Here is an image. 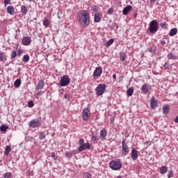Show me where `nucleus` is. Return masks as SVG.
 Listing matches in <instances>:
<instances>
[{
  "instance_id": "obj_1",
  "label": "nucleus",
  "mask_w": 178,
  "mask_h": 178,
  "mask_svg": "<svg viewBox=\"0 0 178 178\" xmlns=\"http://www.w3.org/2000/svg\"><path fill=\"white\" fill-rule=\"evenodd\" d=\"M79 22L81 26H87L90 24V13L86 10H82L79 14Z\"/></svg>"
},
{
  "instance_id": "obj_2",
  "label": "nucleus",
  "mask_w": 178,
  "mask_h": 178,
  "mask_svg": "<svg viewBox=\"0 0 178 178\" xmlns=\"http://www.w3.org/2000/svg\"><path fill=\"white\" fill-rule=\"evenodd\" d=\"M159 24H158V21L156 19L152 20L149 22V31L151 34H156V31H158Z\"/></svg>"
},
{
  "instance_id": "obj_3",
  "label": "nucleus",
  "mask_w": 178,
  "mask_h": 178,
  "mask_svg": "<svg viewBox=\"0 0 178 178\" xmlns=\"http://www.w3.org/2000/svg\"><path fill=\"white\" fill-rule=\"evenodd\" d=\"M79 147L78 151L79 152H83V151H86V149H90V148H91V145H90V143H85L84 139L83 138L79 139Z\"/></svg>"
},
{
  "instance_id": "obj_4",
  "label": "nucleus",
  "mask_w": 178,
  "mask_h": 178,
  "mask_svg": "<svg viewBox=\"0 0 178 178\" xmlns=\"http://www.w3.org/2000/svg\"><path fill=\"white\" fill-rule=\"evenodd\" d=\"M109 165L112 170H120L122 166L120 161H112L109 163Z\"/></svg>"
},
{
  "instance_id": "obj_5",
  "label": "nucleus",
  "mask_w": 178,
  "mask_h": 178,
  "mask_svg": "<svg viewBox=\"0 0 178 178\" xmlns=\"http://www.w3.org/2000/svg\"><path fill=\"white\" fill-rule=\"evenodd\" d=\"M106 90V85L105 83H101L96 88V95L101 96L105 94Z\"/></svg>"
},
{
  "instance_id": "obj_6",
  "label": "nucleus",
  "mask_w": 178,
  "mask_h": 178,
  "mask_svg": "<svg viewBox=\"0 0 178 178\" xmlns=\"http://www.w3.org/2000/svg\"><path fill=\"white\" fill-rule=\"evenodd\" d=\"M70 84V78L67 75H63L60 81V87H66Z\"/></svg>"
},
{
  "instance_id": "obj_7",
  "label": "nucleus",
  "mask_w": 178,
  "mask_h": 178,
  "mask_svg": "<svg viewBox=\"0 0 178 178\" xmlns=\"http://www.w3.org/2000/svg\"><path fill=\"white\" fill-rule=\"evenodd\" d=\"M91 116V111H90V108H84L82 111V118L83 120H88Z\"/></svg>"
},
{
  "instance_id": "obj_8",
  "label": "nucleus",
  "mask_w": 178,
  "mask_h": 178,
  "mask_svg": "<svg viewBox=\"0 0 178 178\" xmlns=\"http://www.w3.org/2000/svg\"><path fill=\"white\" fill-rule=\"evenodd\" d=\"M40 126H41V122H40V120L38 119L31 120L29 122V127H31L32 129H35V127H40Z\"/></svg>"
},
{
  "instance_id": "obj_9",
  "label": "nucleus",
  "mask_w": 178,
  "mask_h": 178,
  "mask_svg": "<svg viewBox=\"0 0 178 178\" xmlns=\"http://www.w3.org/2000/svg\"><path fill=\"white\" fill-rule=\"evenodd\" d=\"M122 149L124 155H127V154L129 152V146H127V144H126V140H123L122 142Z\"/></svg>"
},
{
  "instance_id": "obj_10",
  "label": "nucleus",
  "mask_w": 178,
  "mask_h": 178,
  "mask_svg": "<svg viewBox=\"0 0 178 178\" xmlns=\"http://www.w3.org/2000/svg\"><path fill=\"white\" fill-rule=\"evenodd\" d=\"M101 74H102V67H97L93 72V77H101Z\"/></svg>"
},
{
  "instance_id": "obj_11",
  "label": "nucleus",
  "mask_w": 178,
  "mask_h": 178,
  "mask_svg": "<svg viewBox=\"0 0 178 178\" xmlns=\"http://www.w3.org/2000/svg\"><path fill=\"white\" fill-rule=\"evenodd\" d=\"M22 45L28 46L31 44V38L24 36L22 40Z\"/></svg>"
},
{
  "instance_id": "obj_12",
  "label": "nucleus",
  "mask_w": 178,
  "mask_h": 178,
  "mask_svg": "<svg viewBox=\"0 0 178 178\" xmlns=\"http://www.w3.org/2000/svg\"><path fill=\"white\" fill-rule=\"evenodd\" d=\"M150 105L152 109H156V108H158V100L155 98V97H152V99L150 100Z\"/></svg>"
},
{
  "instance_id": "obj_13",
  "label": "nucleus",
  "mask_w": 178,
  "mask_h": 178,
  "mask_svg": "<svg viewBox=\"0 0 178 178\" xmlns=\"http://www.w3.org/2000/svg\"><path fill=\"white\" fill-rule=\"evenodd\" d=\"M131 158L133 161H136L137 158H138V151L137 149L134 148L131 149Z\"/></svg>"
},
{
  "instance_id": "obj_14",
  "label": "nucleus",
  "mask_w": 178,
  "mask_h": 178,
  "mask_svg": "<svg viewBox=\"0 0 178 178\" xmlns=\"http://www.w3.org/2000/svg\"><path fill=\"white\" fill-rule=\"evenodd\" d=\"M101 17H102V14L99 13H97L94 16V22L95 23H99L101 22Z\"/></svg>"
},
{
  "instance_id": "obj_15",
  "label": "nucleus",
  "mask_w": 178,
  "mask_h": 178,
  "mask_svg": "<svg viewBox=\"0 0 178 178\" xmlns=\"http://www.w3.org/2000/svg\"><path fill=\"white\" fill-rule=\"evenodd\" d=\"M8 60V56L6 53L0 51V62H6Z\"/></svg>"
},
{
  "instance_id": "obj_16",
  "label": "nucleus",
  "mask_w": 178,
  "mask_h": 178,
  "mask_svg": "<svg viewBox=\"0 0 178 178\" xmlns=\"http://www.w3.org/2000/svg\"><path fill=\"white\" fill-rule=\"evenodd\" d=\"M131 9H133V7H131V6H127L125 8H124L122 10L123 15H124L125 16L129 15V13L131 10Z\"/></svg>"
},
{
  "instance_id": "obj_17",
  "label": "nucleus",
  "mask_w": 178,
  "mask_h": 178,
  "mask_svg": "<svg viewBox=\"0 0 178 178\" xmlns=\"http://www.w3.org/2000/svg\"><path fill=\"white\" fill-rule=\"evenodd\" d=\"M7 13H8V15H13V14L15 13V7H13V6H8Z\"/></svg>"
},
{
  "instance_id": "obj_18",
  "label": "nucleus",
  "mask_w": 178,
  "mask_h": 178,
  "mask_svg": "<svg viewBox=\"0 0 178 178\" xmlns=\"http://www.w3.org/2000/svg\"><path fill=\"white\" fill-rule=\"evenodd\" d=\"M169 111H170V107L169 105H165L163 107V115H168L169 113Z\"/></svg>"
},
{
  "instance_id": "obj_19",
  "label": "nucleus",
  "mask_w": 178,
  "mask_h": 178,
  "mask_svg": "<svg viewBox=\"0 0 178 178\" xmlns=\"http://www.w3.org/2000/svg\"><path fill=\"white\" fill-rule=\"evenodd\" d=\"M177 34V29L173 28L170 30L169 33L170 37H173Z\"/></svg>"
},
{
  "instance_id": "obj_20",
  "label": "nucleus",
  "mask_w": 178,
  "mask_h": 178,
  "mask_svg": "<svg viewBox=\"0 0 178 178\" xmlns=\"http://www.w3.org/2000/svg\"><path fill=\"white\" fill-rule=\"evenodd\" d=\"M44 88V81H40L36 86V90H40Z\"/></svg>"
},
{
  "instance_id": "obj_21",
  "label": "nucleus",
  "mask_w": 178,
  "mask_h": 178,
  "mask_svg": "<svg viewBox=\"0 0 178 178\" xmlns=\"http://www.w3.org/2000/svg\"><path fill=\"white\" fill-rule=\"evenodd\" d=\"M168 172V167L166 166H161L160 168V173L161 175H165Z\"/></svg>"
},
{
  "instance_id": "obj_22",
  "label": "nucleus",
  "mask_w": 178,
  "mask_h": 178,
  "mask_svg": "<svg viewBox=\"0 0 178 178\" xmlns=\"http://www.w3.org/2000/svg\"><path fill=\"white\" fill-rule=\"evenodd\" d=\"M27 6L23 5L21 6V13H22V15H27Z\"/></svg>"
},
{
  "instance_id": "obj_23",
  "label": "nucleus",
  "mask_w": 178,
  "mask_h": 178,
  "mask_svg": "<svg viewBox=\"0 0 178 178\" xmlns=\"http://www.w3.org/2000/svg\"><path fill=\"white\" fill-rule=\"evenodd\" d=\"M10 151H12V147L10 145H7L5 149L6 156H8V155H9V154L10 153Z\"/></svg>"
},
{
  "instance_id": "obj_24",
  "label": "nucleus",
  "mask_w": 178,
  "mask_h": 178,
  "mask_svg": "<svg viewBox=\"0 0 178 178\" xmlns=\"http://www.w3.org/2000/svg\"><path fill=\"white\" fill-rule=\"evenodd\" d=\"M20 84H22V80L20 79H17L14 83V86L16 88H19V87H20Z\"/></svg>"
},
{
  "instance_id": "obj_25",
  "label": "nucleus",
  "mask_w": 178,
  "mask_h": 178,
  "mask_svg": "<svg viewBox=\"0 0 178 178\" xmlns=\"http://www.w3.org/2000/svg\"><path fill=\"white\" fill-rule=\"evenodd\" d=\"M141 91L143 94H147L148 92V86L145 84H144L142 86Z\"/></svg>"
},
{
  "instance_id": "obj_26",
  "label": "nucleus",
  "mask_w": 178,
  "mask_h": 178,
  "mask_svg": "<svg viewBox=\"0 0 178 178\" xmlns=\"http://www.w3.org/2000/svg\"><path fill=\"white\" fill-rule=\"evenodd\" d=\"M134 93V88H130L127 90V94L129 95V97H131L133 94Z\"/></svg>"
},
{
  "instance_id": "obj_27",
  "label": "nucleus",
  "mask_w": 178,
  "mask_h": 178,
  "mask_svg": "<svg viewBox=\"0 0 178 178\" xmlns=\"http://www.w3.org/2000/svg\"><path fill=\"white\" fill-rule=\"evenodd\" d=\"M49 24H51V22H49V20L47 18H44V20L43 22V26H44L45 28L47 29V27H49Z\"/></svg>"
},
{
  "instance_id": "obj_28",
  "label": "nucleus",
  "mask_w": 178,
  "mask_h": 178,
  "mask_svg": "<svg viewBox=\"0 0 178 178\" xmlns=\"http://www.w3.org/2000/svg\"><path fill=\"white\" fill-rule=\"evenodd\" d=\"M167 57L169 58V59H177V56H176V54H174L173 53H170L168 54Z\"/></svg>"
},
{
  "instance_id": "obj_29",
  "label": "nucleus",
  "mask_w": 178,
  "mask_h": 178,
  "mask_svg": "<svg viewBox=\"0 0 178 178\" xmlns=\"http://www.w3.org/2000/svg\"><path fill=\"white\" fill-rule=\"evenodd\" d=\"M22 60H23V62H24V63H27V62H29V60H30V56L24 55L23 56Z\"/></svg>"
},
{
  "instance_id": "obj_30",
  "label": "nucleus",
  "mask_w": 178,
  "mask_h": 178,
  "mask_svg": "<svg viewBox=\"0 0 178 178\" xmlns=\"http://www.w3.org/2000/svg\"><path fill=\"white\" fill-rule=\"evenodd\" d=\"M120 59L122 60V62H124V60H126V53H121Z\"/></svg>"
},
{
  "instance_id": "obj_31",
  "label": "nucleus",
  "mask_w": 178,
  "mask_h": 178,
  "mask_svg": "<svg viewBox=\"0 0 178 178\" xmlns=\"http://www.w3.org/2000/svg\"><path fill=\"white\" fill-rule=\"evenodd\" d=\"M114 40L113 39H110L109 40H108V42L106 44V47L107 48H108V47H111V45H112V44H113L114 42Z\"/></svg>"
},
{
  "instance_id": "obj_32",
  "label": "nucleus",
  "mask_w": 178,
  "mask_h": 178,
  "mask_svg": "<svg viewBox=\"0 0 178 178\" xmlns=\"http://www.w3.org/2000/svg\"><path fill=\"white\" fill-rule=\"evenodd\" d=\"M66 158H68V159H70L73 156V152H67L65 154Z\"/></svg>"
},
{
  "instance_id": "obj_33",
  "label": "nucleus",
  "mask_w": 178,
  "mask_h": 178,
  "mask_svg": "<svg viewBox=\"0 0 178 178\" xmlns=\"http://www.w3.org/2000/svg\"><path fill=\"white\" fill-rule=\"evenodd\" d=\"M100 136L101 137H106L107 136L106 129H102L100 131Z\"/></svg>"
},
{
  "instance_id": "obj_34",
  "label": "nucleus",
  "mask_w": 178,
  "mask_h": 178,
  "mask_svg": "<svg viewBox=\"0 0 178 178\" xmlns=\"http://www.w3.org/2000/svg\"><path fill=\"white\" fill-rule=\"evenodd\" d=\"M10 56H11V59H15V58L17 56V52H16V51H13Z\"/></svg>"
},
{
  "instance_id": "obj_35",
  "label": "nucleus",
  "mask_w": 178,
  "mask_h": 178,
  "mask_svg": "<svg viewBox=\"0 0 178 178\" xmlns=\"http://www.w3.org/2000/svg\"><path fill=\"white\" fill-rule=\"evenodd\" d=\"M91 11H92V12H95V13H97V12H98V8L97 7V6L93 5V6L91 7Z\"/></svg>"
},
{
  "instance_id": "obj_36",
  "label": "nucleus",
  "mask_w": 178,
  "mask_h": 178,
  "mask_svg": "<svg viewBox=\"0 0 178 178\" xmlns=\"http://www.w3.org/2000/svg\"><path fill=\"white\" fill-rule=\"evenodd\" d=\"M161 27L163 30H166L168 29V24L166 22L161 24Z\"/></svg>"
},
{
  "instance_id": "obj_37",
  "label": "nucleus",
  "mask_w": 178,
  "mask_h": 178,
  "mask_svg": "<svg viewBox=\"0 0 178 178\" xmlns=\"http://www.w3.org/2000/svg\"><path fill=\"white\" fill-rule=\"evenodd\" d=\"M0 130L1 131H6V130H8V126L2 125L1 127H0Z\"/></svg>"
},
{
  "instance_id": "obj_38",
  "label": "nucleus",
  "mask_w": 178,
  "mask_h": 178,
  "mask_svg": "<svg viewBox=\"0 0 178 178\" xmlns=\"http://www.w3.org/2000/svg\"><path fill=\"white\" fill-rule=\"evenodd\" d=\"M46 135L44 132H41L39 135V138L40 140H44V138H45Z\"/></svg>"
},
{
  "instance_id": "obj_39",
  "label": "nucleus",
  "mask_w": 178,
  "mask_h": 178,
  "mask_svg": "<svg viewBox=\"0 0 178 178\" xmlns=\"http://www.w3.org/2000/svg\"><path fill=\"white\" fill-rule=\"evenodd\" d=\"M99 138L98 136H97V135L92 134V141H98Z\"/></svg>"
},
{
  "instance_id": "obj_40",
  "label": "nucleus",
  "mask_w": 178,
  "mask_h": 178,
  "mask_svg": "<svg viewBox=\"0 0 178 178\" xmlns=\"http://www.w3.org/2000/svg\"><path fill=\"white\" fill-rule=\"evenodd\" d=\"M4 178H12V172H7L3 175Z\"/></svg>"
},
{
  "instance_id": "obj_41",
  "label": "nucleus",
  "mask_w": 178,
  "mask_h": 178,
  "mask_svg": "<svg viewBox=\"0 0 178 178\" xmlns=\"http://www.w3.org/2000/svg\"><path fill=\"white\" fill-rule=\"evenodd\" d=\"M51 158H53L54 161L58 160V156H56V154H55V152L51 153Z\"/></svg>"
},
{
  "instance_id": "obj_42",
  "label": "nucleus",
  "mask_w": 178,
  "mask_h": 178,
  "mask_svg": "<svg viewBox=\"0 0 178 178\" xmlns=\"http://www.w3.org/2000/svg\"><path fill=\"white\" fill-rule=\"evenodd\" d=\"M28 106H29V108H33V106H34V102H33V101H30L28 103Z\"/></svg>"
},
{
  "instance_id": "obj_43",
  "label": "nucleus",
  "mask_w": 178,
  "mask_h": 178,
  "mask_svg": "<svg viewBox=\"0 0 178 178\" xmlns=\"http://www.w3.org/2000/svg\"><path fill=\"white\" fill-rule=\"evenodd\" d=\"M167 177L168 178L173 177V171H169L168 175H167Z\"/></svg>"
},
{
  "instance_id": "obj_44",
  "label": "nucleus",
  "mask_w": 178,
  "mask_h": 178,
  "mask_svg": "<svg viewBox=\"0 0 178 178\" xmlns=\"http://www.w3.org/2000/svg\"><path fill=\"white\" fill-rule=\"evenodd\" d=\"M64 98L65 99H70V94L69 93H66L65 95H64Z\"/></svg>"
},
{
  "instance_id": "obj_45",
  "label": "nucleus",
  "mask_w": 178,
  "mask_h": 178,
  "mask_svg": "<svg viewBox=\"0 0 178 178\" xmlns=\"http://www.w3.org/2000/svg\"><path fill=\"white\" fill-rule=\"evenodd\" d=\"M23 54V50H22V49H18L17 50V55H18V56H20L21 55H22Z\"/></svg>"
},
{
  "instance_id": "obj_46",
  "label": "nucleus",
  "mask_w": 178,
  "mask_h": 178,
  "mask_svg": "<svg viewBox=\"0 0 178 178\" xmlns=\"http://www.w3.org/2000/svg\"><path fill=\"white\" fill-rule=\"evenodd\" d=\"M10 3V0H4L5 6L9 5Z\"/></svg>"
},
{
  "instance_id": "obj_47",
  "label": "nucleus",
  "mask_w": 178,
  "mask_h": 178,
  "mask_svg": "<svg viewBox=\"0 0 178 178\" xmlns=\"http://www.w3.org/2000/svg\"><path fill=\"white\" fill-rule=\"evenodd\" d=\"M113 13V8H109L108 10V15H112Z\"/></svg>"
},
{
  "instance_id": "obj_48",
  "label": "nucleus",
  "mask_w": 178,
  "mask_h": 178,
  "mask_svg": "<svg viewBox=\"0 0 178 178\" xmlns=\"http://www.w3.org/2000/svg\"><path fill=\"white\" fill-rule=\"evenodd\" d=\"M164 69H169V63H165L164 65Z\"/></svg>"
},
{
  "instance_id": "obj_49",
  "label": "nucleus",
  "mask_w": 178,
  "mask_h": 178,
  "mask_svg": "<svg viewBox=\"0 0 178 178\" xmlns=\"http://www.w3.org/2000/svg\"><path fill=\"white\" fill-rule=\"evenodd\" d=\"M60 15H62V13H61V12H60V13L58 12V13H57V16H58V19H62V16H60Z\"/></svg>"
},
{
  "instance_id": "obj_50",
  "label": "nucleus",
  "mask_w": 178,
  "mask_h": 178,
  "mask_svg": "<svg viewBox=\"0 0 178 178\" xmlns=\"http://www.w3.org/2000/svg\"><path fill=\"white\" fill-rule=\"evenodd\" d=\"M174 122H175V123H178V115L175 118Z\"/></svg>"
},
{
  "instance_id": "obj_51",
  "label": "nucleus",
  "mask_w": 178,
  "mask_h": 178,
  "mask_svg": "<svg viewBox=\"0 0 178 178\" xmlns=\"http://www.w3.org/2000/svg\"><path fill=\"white\" fill-rule=\"evenodd\" d=\"M42 94V91H39L38 92V95H39V97H41V95Z\"/></svg>"
},
{
  "instance_id": "obj_52",
  "label": "nucleus",
  "mask_w": 178,
  "mask_h": 178,
  "mask_svg": "<svg viewBox=\"0 0 178 178\" xmlns=\"http://www.w3.org/2000/svg\"><path fill=\"white\" fill-rule=\"evenodd\" d=\"M161 44H162L163 45H165V44H166V41L162 40V41H161Z\"/></svg>"
},
{
  "instance_id": "obj_53",
  "label": "nucleus",
  "mask_w": 178,
  "mask_h": 178,
  "mask_svg": "<svg viewBox=\"0 0 178 178\" xmlns=\"http://www.w3.org/2000/svg\"><path fill=\"white\" fill-rule=\"evenodd\" d=\"M149 1H150V3H155L156 0H149Z\"/></svg>"
},
{
  "instance_id": "obj_54",
  "label": "nucleus",
  "mask_w": 178,
  "mask_h": 178,
  "mask_svg": "<svg viewBox=\"0 0 178 178\" xmlns=\"http://www.w3.org/2000/svg\"><path fill=\"white\" fill-rule=\"evenodd\" d=\"M113 79H116V74H113Z\"/></svg>"
},
{
  "instance_id": "obj_55",
  "label": "nucleus",
  "mask_w": 178,
  "mask_h": 178,
  "mask_svg": "<svg viewBox=\"0 0 178 178\" xmlns=\"http://www.w3.org/2000/svg\"><path fill=\"white\" fill-rule=\"evenodd\" d=\"M137 17V14H135V15H134V17Z\"/></svg>"
}]
</instances>
